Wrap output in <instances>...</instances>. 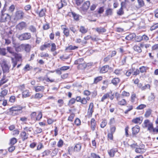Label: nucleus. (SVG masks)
I'll return each instance as SVG.
<instances>
[{
    "mask_svg": "<svg viewBox=\"0 0 158 158\" xmlns=\"http://www.w3.org/2000/svg\"><path fill=\"white\" fill-rule=\"evenodd\" d=\"M6 5V4L5 3L3 9L1 11L2 14L0 18V22H7L10 20V15L8 14L5 13Z\"/></svg>",
    "mask_w": 158,
    "mask_h": 158,
    "instance_id": "1",
    "label": "nucleus"
},
{
    "mask_svg": "<svg viewBox=\"0 0 158 158\" xmlns=\"http://www.w3.org/2000/svg\"><path fill=\"white\" fill-rule=\"evenodd\" d=\"M0 64L4 73H7L9 71L10 65L5 59H2L0 62Z\"/></svg>",
    "mask_w": 158,
    "mask_h": 158,
    "instance_id": "2",
    "label": "nucleus"
},
{
    "mask_svg": "<svg viewBox=\"0 0 158 158\" xmlns=\"http://www.w3.org/2000/svg\"><path fill=\"white\" fill-rule=\"evenodd\" d=\"M22 109V107L20 106H14L10 109V113L12 115H17L20 113Z\"/></svg>",
    "mask_w": 158,
    "mask_h": 158,
    "instance_id": "3",
    "label": "nucleus"
},
{
    "mask_svg": "<svg viewBox=\"0 0 158 158\" xmlns=\"http://www.w3.org/2000/svg\"><path fill=\"white\" fill-rule=\"evenodd\" d=\"M18 37L20 40H26L30 39L31 35L30 33H25L19 35Z\"/></svg>",
    "mask_w": 158,
    "mask_h": 158,
    "instance_id": "4",
    "label": "nucleus"
},
{
    "mask_svg": "<svg viewBox=\"0 0 158 158\" xmlns=\"http://www.w3.org/2000/svg\"><path fill=\"white\" fill-rule=\"evenodd\" d=\"M143 123L145 127H148V130L150 131H152V130L153 129V124L149 120H145Z\"/></svg>",
    "mask_w": 158,
    "mask_h": 158,
    "instance_id": "5",
    "label": "nucleus"
},
{
    "mask_svg": "<svg viewBox=\"0 0 158 158\" xmlns=\"http://www.w3.org/2000/svg\"><path fill=\"white\" fill-rule=\"evenodd\" d=\"M84 60L83 58H81L76 60L74 62L75 64H79V67H81V69L85 68L86 67V65L84 63Z\"/></svg>",
    "mask_w": 158,
    "mask_h": 158,
    "instance_id": "6",
    "label": "nucleus"
},
{
    "mask_svg": "<svg viewBox=\"0 0 158 158\" xmlns=\"http://www.w3.org/2000/svg\"><path fill=\"white\" fill-rule=\"evenodd\" d=\"M24 15V13L22 11H17L15 13V20L21 19L23 18Z\"/></svg>",
    "mask_w": 158,
    "mask_h": 158,
    "instance_id": "7",
    "label": "nucleus"
},
{
    "mask_svg": "<svg viewBox=\"0 0 158 158\" xmlns=\"http://www.w3.org/2000/svg\"><path fill=\"white\" fill-rule=\"evenodd\" d=\"M7 52L10 54V56L7 55L8 57H11V56H15L16 54V53L14 52L13 48L11 47H7L6 48Z\"/></svg>",
    "mask_w": 158,
    "mask_h": 158,
    "instance_id": "8",
    "label": "nucleus"
},
{
    "mask_svg": "<svg viewBox=\"0 0 158 158\" xmlns=\"http://www.w3.org/2000/svg\"><path fill=\"white\" fill-rule=\"evenodd\" d=\"M26 27L27 24L26 23L23 22H22L16 25V28L17 29L20 31L25 28Z\"/></svg>",
    "mask_w": 158,
    "mask_h": 158,
    "instance_id": "9",
    "label": "nucleus"
},
{
    "mask_svg": "<svg viewBox=\"0 0 158 158\" xmlns=\"http://www.w3.org/2000/svg\"><path fill=\"white\" fill-rule=\"evenodd\" d=\"M94 111V104L93 103H90L88 110V115L89 117H91Z\"/></svg>",
    "mask_w": 158,
    "mask_h": 158,
    "instance_id": "10",
    "label": "nucleus"
},
{
    "mask_svg": "<svg viewBox=\"0 0 158 158\" xmlns=\"http://www.w3.org/2000/svg\"><path fill=\"white\" fill-rule=\"evenodd\" d=\"M61 27L64 35L66 37L69 36V31L68 28L65 25H62Z\"/></svg>",
    "mask_w": 158,
    "mask_h": 158,
    "instance_id": "11",
    "label": "nucleus"
},
{
    "mask_svg": "<svg viewBox=\"0 0 158 158\" xmlns=\"http://www.w3.org/2000/svg\"><path fill=\"white\" fill-rule=\"evenodd\" d=\"M14 47L17 52H20L23 51V44H15Z\"/></svg>",
    "mask_w": 158,
    "mask_h": 158,
    "instance_id": "12",
    "label": "nucleus"
},
{
    "mask_svg": "<svg viewBox=\"0 0 158 158\" xmlns=\"http://www.w3.org/2000/svg\"><path fill=\"white\" fill-rule=\"evenodd\" d=\"M90 5V3L89 1H88L85 2L81 6V9L84 11L87 10L89 8Z\"/></svg>",
    "mask_w": 158,
    "mask_h": 158,
    "instance_id": "13",
    "label": "nucleus"
},
{
    "mask_svg": "<svg viewBox=\"0 0 158 158\" xmlns=\"http://www.w3.org/2000/svg\"><path fill=\"white\" fill-rule=\"evenodd\" d=\"M68 15L70 17H73L74 19L77 21L79 20V18L80 16L79 15L73 12H69L68 13Z\"/></svg>",
    "mask_w": 158,
    "mask_h": 158,
    "instance_id": "14",
    "label": "nucleus"
},
{
    "mask_svg": "<svg viewBox=\"0 0 158 158\" xmlns=\"http://www.w3.org/2000/svg\"><path fill=\"white\" fill-rule=\"evenodd\" d=\"M23 51L24 50L27 52H29L31 50V46L29 44H23Z\"/></svg>",
    "mask_w": 158,
    "mask_h": 158,
    "instance_id": "15",
    "label": "nucleus"
},
{
    "mask_svg": "<svg viewBox=\"0 0 158 158\" xmlns=\"http://www.w3.org/2000/svg\"><path fill=\"white\" fill-rule=\"evenodd\" d=\"M81 143H78L76 144L73 148V152H79L81 150Z\"/></svg>",
    "mask_w": 158,
    "mask_h": 158,
    "instance_id": "16",
    "label": "nucleus"
},
{
    "mask_svg": "<svg viewBox=\"0 0 158 158\" xmlns=\"http://www.w3.org/2000/svg\"><path fill=\"white\" fill-rule=\"evenodd\" d=\"M143 118L142 117H139L133 119L132 120V122L135 124H140L142 122Z\"/></svg>",
    "mask_w": 158,
    "mask_h": 158,
    "instance_id": "17",
    "label": "nucleus"
},
{
    "mask_svg": "<svg viewBox=\"0 0 158 158\" xmlns=\"http://www.w3.org/2000/svg\"><path fill=\"white\" fill-rule=\"evenodd\" d=\"M144 146L142 145L141 146V148L139 147V148H136L135 150V152L136 153H143L146 150L144 148Z\"/></svg>",
    "mask_w": 158,
    "mask_h": 158,
    "instance_id": "18",
    "label": "nucleus"
},
{
    "mask_svg": "<svg viewBox=\"0 0 158 158\" xmlns=\"http://www.w3.org/2000/svg\"><path fill=\"white\" fill-rule=\"evenodd\" d=\"M67 3L65 0H60V2L57 4V6L58 9H61L64 6H65Z\"/></svg>",
    "mask_w": 158,
    "mask_h": 158,
    "instance_id": "19",
    "label": "nucleus"
},
{
    "mask_svg": "<svg viewBox=\"0 0 158 158\" xmlns=\"http://www.w3.org/2000/svg\"><path fill=\"white\" fill-rule=\"evenodd\" d=\"M109 66L108 65H104L102 67L100 70V73H105L107 72L108 70Z\"/></svg>",
    "mask_w": 158,
    "mask_h": 158,
    "instance_id": "20",
    "label": "nucleus"
},
{
    "mask_svg": "<svg viewBox=\"0 0 158 158\" xmlns=\"http://www.w3.org/2000/svg\"><path fill=\"white\" fill-rule=\"evenodd\" d=\"M28 134L27 133L26 131H23L21 133V137L23 141L27 139L28 137Z\"/></svg>",
    "mask_w": 158,
    "mask_h": 158,
    "instance_id": "21",
    "label": "nucleus"
},
{
    "mask_svg": "<svg viewBox=\"0 0 158 158\" xmlns=\"http://www.w3.org/2000/svg\"><path fill=\"white\" fill-rule=\"evenodd\" d=\"M96 124L95 120L94 118H92L91 121V128L93 131L95 130Z\"/></svg>",
    "mask_w": 158,
    "mask_h": 158,
    "instance_id": "22",
    "label": "nucleus"
},
{
    "mask_svg": "<svg viewBox=\"0 0 158 158\" xmlns=\"http://www.w3.org/2000/svg\"><path fill=\"white\" fill-rule=\"evenodd\" d=\"M117 151L116 149H112L108 151V152L110 157H113L115 153Z\"/></svg>",
    "mask_w": 158,
    "mask_h": 158,
    "instance_id": "23",
    "label": "nucleus"
},
{
    "mask_svg": "<svg viewBox=\"0 0 158 158\" xmlns=\"http://www.w3.org/2000/svg\"><path fill=\"white\" fill-rule=\"evenodd\" d=\"M131 101L133 103H136L137 101V99L136 97V94L133 93L131 96Z\"/></svg>",
    "mask_w": 158,
    "mask_h": 158,
    "instance_id": "24",
    "label": "nucleus"
},
{
    "mask_svg": "<svg viewBox=\"0 0 158 158\" xmlns=\"http://www.w3.org/2000/svg\"><path fill=\"white\" fill-rule=\"evenodd\" d=\"M132 131L133 134H136L139 131V127L138 126H136L132 128Z\"/></svg>",
    "mask_w": 158,
    "mask_h": 158,
    "instance_id": "25",
    "label": "nucleus"
},
{
    "mask_svg": "<svg viewBox=\"0 0 158 158\" xmlns=\"http://www.w3.org/2000/svg\"><path fill=\"white\" fill-rule=\"evenodd\" d=\"M120 81V80L119 78H114L112 80L111 83H112L114 85L116 86L118 83H119Z\"/></svg>",
    "mask_w": 158,
    "mask_h": 158,
    "instance_id": "26",
    "label": "nucleus"
},
{
    "mask_svg": "<svg viewBox=\"0 0 158 158\" xmlns=\"http://www.w3.org/2000/svg\"><path fill=\"white\" fill-rule=\"evenodd\" d=\"M96 31L99 33H102L106 31V30L104 28L100 27L96 28Z\"/></svg>",
    "mask_w": 158,
    "mask_h": 158,
    "instance_id": "27",
    "label": "nucleus"
},
{
    "mask_svg": "<svg viewBox=\"0 0 158 158\" xmlns=\"http://www.w3.org/2000/svg\"><path fill=\"white\" fill-rule=\"evenodd\" d=\"M50 46V43H45L40 47V49L41 51H43L49 47Z\"/></svg>",
    "mask_w": 158,
    "mask_h": 158,
    "instance_id": "28",
    "label": "nucleus"
},
{
    "mask_svg": "<svg viewBox=\"0 0 158 158\" xmlns=\"http://www.w3.org/2000/svg\"><path fill=\"white\" fill-rule=\"evenodd\" d=\"M34 88L36 92H38L39 91H43L44 87L43 86H35Z\"/></svg>",
    "mask_w": 158,
    "mask_h": 158,
    "instance_id": "29",
    "label": "nucleus"
},
{
    "mask_svg": "<svg viewBox=\"0 0 158 158\" xmlns=\"http://www.w3.org/2000/svg\"><path fill=\"white\" fill-rule=\"evenodd\" d=\"M51 153V151L49 150H46L44 151L42 153V156L43 157H46L48 156Z\"/></svg>",
    "mask_w": 158,
    "mask_h": 158,
    "instance_id": "30",
    "label": "nucleus"
},
{
    "mask_svg": "<svg viewBox=\"0 0 158 158\" xmlns=\"http://www.w3.org/2000/svg\"><path fill=\"white\" fill-rule=\"evenodd\" d=\"M46 11V9H42L39 12H38L37 13L39 14L40 17H42L45 15Z\"/></svg>",
    "mask_w": 158,
    "mask_h": 158,
    "instance_id": "31",
    "label": "nucleus"
},
{
    "mask_svg": "<svg viewBox=\"0 0 158 158\" xmlns=\"http://www.w3.org/2000/svg\"><path fill=\"white\" fill-rule=\"evenodd\" d=\"M136 35L134 33L130 34L126 36L125 37L126 39L128 40H131L135 37Z\"/></svg>",
    "mask_w": 158,
    "mask_h": 158,
    "instance_id": "32",
    "label": "nucleus"
},
{
    "mask_svg": "<svg viewBox=\"0 0 158 158\" xmlns=\"http://www.w3.org/2000/svg\"><path fill=\"white\" fill-rule=\"evenodd\" d=\"M117 101L118 102V104L121 106H124L126 105L127 103L126 100L124 99H122L121 100L119 99V100Z\"/></svg>",
    "mask_w": 158,
    "mask_h": 158,
    "instance_id": "33",
    "label": "nucleus"
},
{
    "mask_svg": "<svg viewBox=\"0 0 158 158\" xmlns=\"http://www.w3.org/2000/svg\"><path fill=\"white\" fill-rule=\"evenodd\" d=\"M102 76H98L94 78L93 83L97 84L100 81L102 80Z\"/></svg>",
    "mask_w": 158,
    "mask_h": 158,
    "instance_id": "34",
    "label": "nucleus"
},
{
    "mask_svg": "<svg viewBox=\"0 0 158 158\" xmlns=\"http://www.w3.org/2000/svg\"><path fill=\"white\" fill-rule=\"evenodd\" d=\"M22 95L24 98L28 97L30 96V93L28 90H24L22 93Z\"/></svg>",
    "mask_w": 158,
    "mask_h": 158,
    "instance_id": "35",
    "label": "nucleus"
},
{
    "mask_svg": "<svg viewBox=\"0 0 158 158\" xmlns=\"http://www.w3.org/2000/svg\"><path fill=\"white\" fill-rule=\"evenodd\" d=\"M133 48L134 50L140 53L142 52V50L141 49L140 47L139 46L135 45L134 46Z\"/></svg>",
    "mask_w": 158,
    "mask_h": 158,
    "instance_id": "36",
    "label": "nucleus"
},
{
    "mask_svg": "<svg viewBox=\"0 0 158 158\" xmlns=\"http://www.w3.org/2000/svg\"><path fill=\"white\" fill-rule=\"evenodd\" d=\"M8 81V79L5 77H3V78L0 81V86L4 83H6Z\"/></svg>",
    "mask_w": 158,
    "mask_h": 158,
    "instance_id": "37",
    "label": "nucleus"
},
{
    "mask_svg": "<svg viewBox=\"0 0 158 158\" xmlns=\"http://www.w3.org/2000/svg\"><path fill=\"white\" fill-rule=\"evenodd\" d=\"M134 70V69L133 68L130 69L127 71L125 74L126 75L127 77L130 76L131 74L133 72Z\"/></svg>",
    "mask_w": 158,
    "mask_h": 158,
    "instance_id": "38",
    "label": "nucleus"
},
{
    "mask_svg": "<svg viewBox=\"0 0 158 158\" xmlns=\"http://www.w3.org/2000/svg\"><path fill=\"white\" fill-rule=\"evenodd\" d=\"M42 117V114L41 112H38L37 113V115L36 117V120H40Z\"/></svg>",
    "mask_w": 158,
    "mask_h": 158,
    "instance_id": "39",
    "label": "nucleus"
},
{
    "mask_svg": "<svg viewBox=\"0 0 158 158\" xmlns=\"http://www.w3.org/2000/svg\"><path fill=\"white\" fill-rule=\"evenodd\" d=\"M80 31L83 34H85L87 31V30L83 26H81L80 28Z\"/></svg>",
    "mask_w": 158,
    "mask_h": 158,
    "instance_id": "40",
    "label": "nucleus"
},
{
    "mask_svg": "<svg viewBox=\"0 0 158 158\" xmlns=\"http://www.w3.org/2000/svg\"><path fill=\"white\" fill-rule=\"evenodd\" d=\"M51 46V51L52 52H54L56 49V46L55 44L54 43H52L50 45Z\"/></svg>",
    "mask_w": 158,
    "mask_h": 158,
    "instance_id": "41",
    "label": "nucleus"
},
{
    "mask_svg": "<svg viewBox=\"0 0 158 158\" xmlns=\"http://www.w3.org/2000/svg\"><path fill=\"white\" fill-rule=\"evenodd\" d=\"M139 70L140 72L142 73L146 72L147 70L148 69V68L146 66H142L139 68Z\"/></svg>",
    "mask_w": 158,
    "mask_h": 158,
    "instance_id": "42",
    "label": "nucleus"
},
{
    "mask_svg": "<svg viewBox=\"0 0 158 158\" xmlns=\"http://www.w3.org/2000/svg\"><path fill=\"white\" fill-rule=\"evenodd\" d=\"M112 10L111 9H108L106 11V16L111 15L112 13Z\"/></svg>",
    "mask_w": 158,
    "mask_h": 158,
    "instance_id": "43",
    "label": "nucleus"
},
{
    "mask_svg": "<svg viewBox=\"0 0 158 158\" xmlns=\"http://www.w3.org/2000/svg\"><path fill=\"white\" fill-rule=\"evenodd\" d=\"M109 93H106L104 94L102 97L101 99V101L103 102L104 101V100L106 99H107L109 97Z\"/></svg>",
    "mask_w": 158,
    "mask_h": 158,
    "instance_id": "44",
    "label": "nucleus"
},
{
    "mask_svg": "<svg viewBox=\"0 0 158 158\" xmlns=\"http://www.w3.org/2000/svg\"><path fill=\"white\" fill-rule=\"evenodd\" d=\"M16 142V139L15 138H13L10 139V146H12Z\"/></svg>",
    "mask_w": 158,
    "mask_h": 158,
    "instance_id": "45",
    "label": "nucleus"
},
{
    "mask_svg": "<svg viewBox=\"0 0 158 158\" xmlns=\"http://www.w3.org/2000/svg\"><path fill=\"white\" fill-rule=\"evenodd\" d=\"M8 93V90L5 89L1 91V94L4 98V96L7 94Z\"/></svg>",
    "mask_w": 158,
    "mask_h": 158,
    "instance_id": "46",
    "label": "nucleus"
},
{
    "mask_svg": "<svg viewBox=\"0 0 158 158\" xmlns=\"http://www.w3.org/2000/svg\"><path fill=\"white\" fill-rule=\"evenodd\" d=\"M151 110L150 109H148L147 110L145 114V116L146 117H149L151 113Z\"/></svg>",
    "mask_w": 158,
    "mask_h": 158,
    "instance_id": "47",
    "label": "nucleus"
},
{
    "mask_svg": "<svg viewBox=\"0 0 158 158\" xmlns=\"http://www.w3.org/2000/svg\"><path fill=\"white\" fill-rule=\"evenodd\" d=\"M12 62L13 64V68L15 67L17 64V61L14 58L11 57Z\"/></svg>",
    "mask_w": 158,
    "mask_h": 158,
    "instance_id": "48",
    "label": "nucleus"
},
{
    "mask_svg": "<svg viewBox=\"0 0 158 158\" xmlns=\"http://www.w3.org/2000/svg\"><path fill=\"white\" fill-rule=\"evenodd\" d=\"M0 54L3 56H5L6 54V49L0 48Z\"/></svg>",
    "mask_w": 158,
    "mask_h": 158,
    "instance_id": "49",
    "label": "nucleus"
},
{
    "mask_svg": "<svg viewBox=\"0 0 158 158\" xmlns=\"http://www.w3.org/2000/svg\"><path fill=\"white\" fill-rule=\"evenodd\" d=\"M43 96L42 94L36 93L34 96V98H35L40 99Z\"/></svg>",
    "mask_w": 158,
    "mask_h": 158,
    "instance_id": "50",
    "label": "nucleus"
},
{
    "mask_svg": "<svg viewBox=\"0 0 158 158\" xmlns=\"http://www.w3.org/2000/svg\"><path fill=\"white\" fill-rule=\"evenodd\" d=\"M130 93L128 92L123 91L121 95L123 97H129L130 96Z\"/></svg>",
    "mask_w": 158,
    "mask_h": 158,
    "instance_id": "51",
    "label": "nucleus"
},
{
    "mask_svg": "<svg viewBox=\"0 0 158 158\" xmlns=\"http://www.w3.org/2000/svg\"><path fill=\"white\" fill-rule=\"evenodd\" d=\"M107 123V122L106 120H103L102 121V123L100 124V126H101V127L102 128L104 127L106 125Z\"/></svg>",
    "mask_w": 158,
    "mask_h": 158,
    "instance_id": "52",
    "label": "nucleus"
},
{
    "mask_svg": "<svg viewBox=\"0 0 158 158\" xmlns=\"http://www.w3.org/2000/svg\"><path fill=\"white\" fill-rule=\"evenodd\" d=\"M158 27V23H156L154 25L151 26L150 28V30L152 31L154 30H155Z\"/></svg>",
    "mask_w": 158,
    "mask_h": 158,
    "instance_id": "53",
    "label": "nucleus"
},
{
    "mask_svg": "<svg viewBox=\"0 0 158 158\" xmlns=\"http://www.w3.org/2000/svg\"><path fill=\"white\" fill-rule=\"evenodd\" d=\"M58 149L55 148L54 149L52 152L51 153L52 156H56L58 152Z\"/></svg>",
    "mask_w": 158,
    "mask_h": 158,
    "instance_id": "54",
    "label": "nucleus"
},
{
    "mask_svg": "<svg viewBox=\"0 0 158 158\" xmlns=\"http://www.w3.org/2000/svg\"><path fill=\"white\" fill-rule=\"evenodd\" d=\"M137 1L140 7H142L144 6V3L143 0H137Z\"/></svg>",
    "mask_w": 158,
    "mask_h": 158,
    "instance_id": "55",
    "label": "nucleus"
},
{
    "mask_svg": "<svg viewBox=\"0 0 158 158\" xmlns=\"http://www.w3.org/2000/svg\"><path fill=\"white\" fill-rule=\"evenodd\" d=\"M78 48V47L76 46H73L70 45L66 49L69 50H73L76 49Z\"/></svg>",
    "mask_w": 158,
    "mask_h": 158,
    "instance_id": "56",
    "label": "nucleus"
},
{
    "mask_svg": "<svg viewBox=\"0 0 158 158\" xmlns=\"http://www.w3.org/2000/svg\"><path fill=\"white\" fill-rule=\"evenodd\" d=\"M29 29L31 32H35L36 31L35 28L32 25L30 26L29 27Z\"/></svg>",
    "mask_w": 158,
    "mask_h": 158,
    "instance_id": "57",
    "label": "nucleus"
},
{
    "mask_svg": "<svg viewBox=\"0 0 158 158\" xmlns=\"http://www.w3.org/2000/svg\"><path fill=\"white\" fill-rule=\"evenodd\" d=\"M146 107V105L144 104H141L139 106H138L136 108V109L137 110H142Z\"/></svg>",
    "mask_w": 158,
    "mask_h": 158,
    "instance_id": "58",
    "label": "nucleus"
},
{
    "mask_svg": "<svg viewBox=\"0 0 158 158\" xmlns=\"http://www.w3.org/2000/svg\"><path fill=\"white\" fill-rule=\"evenodd\" d=\"M122 69H117L115 70L114 73L117 75H119L121 74Z\"/></svg>",
    "mask_w": 158,
    "mask_h": 158,
    "instance_id": "59",
    "label": "nucleus"
},
{
    "mask_svg": "<svg viewBox=\"0 0 158 158\" xmlns=\"http://www.w3.org/2000/svg\"><path fill=\"white\" fill-rule=\"evenodd\" d=\"M63 145V141L61 139H60L58 142L57 146L58 147L60 148Z\"/></svg>",
    "mask_w": 158,
    "mask_h": 158,
    "instance_id": "60",
    "label": "nucleus"
},
{
    "mask_svg": "<svg viewBox=\"0 0 158 158\" xmlns=\"http://www.w3.org/2000/svg\"><path fill=\"white\" fill-rule=\"evenodd\" d=\"M70 30L72 31L74 34L77 32V30L73 25H71L69 27Z\"/></svg>",
    "mask_w": 158,
    "mask_h": 158,
    "instance_id": "61",
    "label": "nucleus"
},
{
    "mask_svg": "<svg viewBox=\"0 0 158 158\" xmlns=\"http://www.w3.org/2000/svg\"><path fill=\"white\" fill-rule=\"evenodd\" d=\"M15 9V6L13 5H12L9 7L8 10L10 12H12L14 11Z\"/></svg>",
    "mask_w": 158,
    "mask_h": 158,
    "instance_id": "62",
    "label": "nucleus"
},
{
    "mask_svg": "<svg viewBox=\"0 0 158 158\" xmlns=\"http://www.w3.org/2000/svg\"><path fill=\"white\" fill-rule=\"evenodd\" d=\"M150 86L149 84H147L145 86H143L141 87V90H144L146 89H150Z\"/></svg>",
    "mask_w": 158,
    "mask_h": 158,
    "instance_id": "63",
    "label": "nucleus"
},
{
    "mask_svg": "<svg viewBox=\"0 0 158 158\" xmlns=\"http://www.w3.org/2000/svg\"><path fill=\"white\" fill-rule=\"evenodd\" d=\"M75 116V114H72L69 117L68 120L72 122L73 121V119Z\"/></svg>",
    "mask_w": 158,
    "mask_h": 158,
    "instance_id": "64",
    "label": "nucleus"
}]
</instances>
